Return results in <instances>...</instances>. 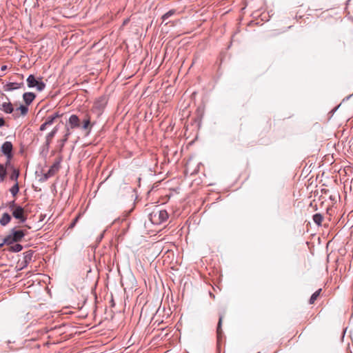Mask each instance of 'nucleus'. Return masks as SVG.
<instances>
[{
    "label": "nucleus",
    "instance_id": "nucleus-1",
    "mask_svg": "<svg viewBox=\"0 0 353 353\" xmlns=\"http://www.w3.org/2000/svg\"><path fill=\"white\" fill-rule=\"evenodd\" d=\"M168 218V212L164 210L155 208L150 214V221L155 225H159L165 221Z\"/></svg>",
    "mask_w": 353,
    "mask_h": 353
},
{
    "label": "nucleus",
    "instance_id": "nucleus-2",
    "mask_svg": "<svg viewBox=\"0 0 353 353\" xmlns=\"http://www.w3.org/2000/svg\"><path fill=\"white\" fill-rule=\"evenodd\" d=\"M25 236V232L23 230H12V234L8 235L4 238V243L8 245L12 244L14 242L20 241Z\"/></svg>",
    "mask_w": 353,
    "mask_h": 353
},
{
    "label": "nucleus",
    "instance_id": "nucleus-3",
    "mask_svg": "<svg viewBox=\"0 0 353 353\" xmlns=\"http://www.w3.org/2000/svg\"><path fill=\"white\" fill-rule=\"evenodd\" d=\"M106 103L107 101L105 97H99L94 101L92 110L94 112H95L98 116H99L102 113V111L105 107Z\"/></svg>",
    "mask_w": 353,
    "mask_h": 353
},
{
    "label": "nucleus",
    "instance_id": "nucleus-4",
    "mask_svg": "<svg viewBox=\"0 0 353 353\" xmlns=\"http://www.w3.org/2000/svg\"><path fill=\"white\" fill-rule=\"evenodd\" d=\"M27 83L29 88L36 87L37 90L39 92L42 91L46 87L43 82L37 80L32 74L28 77Z\"/></svg>",
    "mask_w": 353,
    "mask_h": 353
},
{
    "label": "nucleus",
    "instance_id": "nucleus-5",
    "mask_svg": "<svg viewBox=\"0 0 353 353\" xmlns=\"http://www.w3.org/2000/svg\"><path fill=\"white\" fill-rule=\"evenodd\" d=\"M12 216L19 220L21 223H23L26 220V216L24 213V209L21 206H17L12 212Z\"/></svg>",
    "mask_w": 353,
    "mask_h": 353
},
{
    "label": "nucleus",
    "instance_id": "nucleus-6",
    "mask_svg": "<svg viewBox=\"0 0 353 353\" xmlns=\"http://www.w3.org/2000/svg\"><path fill=\"white\" fill-rule=\"evenodd\" d=\"M2 152L7 157L8 159L12 157V144L10 141H6L1 146Z\"/></svg>",
    "mask_w": 353,
    "mask_h": 353
},
{
    "label": "nucleus",
    "instance_id": "nucleus-7",
    "mask_svg": "<svg viewBox=\"0 0 353 353\" xmlns=\"http://www.w3.org/2000/svg\"><path fill=\"white\" fill-rule=\"evenodd\" d=\"M68 123L71 128H78L80 125L79 119L75 114H72L70 117Z\"/></svg>",
    "mask_w": 353,
    "mask_h": 353
},
{
    "label": "nucleus",
    "instance_id": "nucleus-8",
    "mask_svg": "<svg viewBox=\"0 0 353 353\" xmlns=\"http://www.w3.org/2000/svg\"><path fill=\"white\" fill-rule=\"evenodd\" d=\"M23 100L26 105H30L35 98V94L32 92H26L23 95Z\"/></svg>",
    "mask_w": 353,
    "mask_h": 353
},
{
    "label": "nucleus",
    "instance_id": "nucleus-9",
    "mask_svg": "<svg viewBox=\"0 0 353 353\" xmlns=\"http://www.w3.org/2000/svg\"><path fill=\"white\" fill-rule=\"evenodd\" d=\"M28 111V108L27 106L21 105L19 108H17L15 110V112L14 113V116L15 117H18L19 115L18 114V112H20V114L22 116H25Z\"/></svg>",
    "mask_w": 353,
    "mask_h": 353
},
{
    "label": "nucleus",
    "instance_id": "nucleus-10",
    "mask_svg": "<svg viewBox=\"0 0 353 353\" xmlns=\"http://www.w3.org/2000/svg\"><path fill=\"white\" fill-rule=\"evenodd\" d=\"M1 110L5 112L6 113H12L14 111V108L12 107V104L10 102L3 103L1 105Z\"/></svg>",
    "mask_w": 353,
    "mask_h": 353
},
{
    "label": "nucleus",
    "instance_id": "nucleus-11",
    "mask_svg": "<svg viewBox=\"0 0 353 353\" xmlns=\"http://www.w3.org/2000/svg\"><path fill=\"white\" fill-rule=\"evenodd\" d=\"M10 215L8 213H4L0 219V224L3 226H5L10 221Z\"/></svg>",
    "mask_w": 353,
    "mask_h": 353
},
{
    "label": "nucleus",
    "instance_id": "nucleus-12",
    "mask_svg": "<svg viewBox=\"0 0 353 353\" xmlns=\"http://www.w3.org/2000/svg\"><path fill=\"white\" fill-rule=\"evenodd\" d=\"M57 130H58L57 128L55 127L50 133H48L47 134V136H46V145H48L50 143L52 138L57 134Z\"/></svg>",
    "mask_w": 353,
    "mask_h": 353
},
{
    "label": "nucleus",
    "instance_id": "nucleus-13",
    "mask_svg": "<svg viewBox=\"0 0 353 353\" xmlns=\"http://www.w3.org/2000/svg\"><path fill=\"white\" fill-rule=\"evenodd\" d=\"M82 128L84 130H88L90 128V117L88 114L85 115L83 121Z\"/></svg>",
    "mask_w": 353,
    "mask_h": 353
},
{
    "label": "nucleus",
    "instance_id": "nucleus-14",
    "mask_svg": "<svg viewBox=\"0 0 353 353\" xmlns=\"http://www.w3.org/2000/svg\"><path fill=\"white\" fill-rule=\"evenodd\" d=\"M7 175L6 168L1 163H0V182L3 181Z\"/></svg>",
    "mask_w": 353,
    "mask_h": 353
},
{
    "label": "nucleus",
    "instance_id": "nucleus-15",
    "mask_svg": "<svg viewBox=\"0 0 353 353\" xmlns=\"http://www.w3.org/2000/svg\"><path fill=\"white\" fill-rule=\"evenodd\" d=\"M323 220V217L321 214L317 213V214H314L313 221L318 225H321Z\"/></svg>",
    "mask_w": 353,
    "mask_h": 353
},
{
    "label": "nucleus",
    "instance_id": "nucleus-16",
    "mask_svg": "<svg viewBox=\"0 0 353 353\" xmlns=\"http://www.w3.org/2000/svg\"><path fill=\"white\" fill-rule=\"evenodd\" d=\"M321 292V289H319V290H318L317 291H316V292H314V293L311 296V297H310V301H309V302H310V304H313V303L315 302V301H316V300L317 299V298L319 296Z\"/></svg>",
    "mask_w": 353,
    "mask_h": 353
},
{
    "label": "nucleus",
    "instance_id": "nucleus-17",
    "mask_svg": "<svg viewBox=\"0 0 353 353\" xmlns=\"http://www.w3.org/2000/svg\"><path fill=\"white\" fill-rule=\"evenodd\" d=\"M59 117V114H55L54 115H52V116H50L48 117L47 119H46V121H45V123L49 126V125H51L54 119L56 118Z\"/></svg>",
    "mask_w": 353,
    "mask_h": 353
},
{
    "label": "nucleus",
    "instance_id": "nucleus-18",
    "mask_svg": "<svg viewBox=\"0 0 353 353\" xmlns=\"http://www.w3.org/2000/svg\"><path fill=\"white\" fill-rule=\"evenodd\" d=\"M19 188L18 182H16L15 184L10 190L11 194L14 196H15L17 194V193L19 192Z\"/></svg>",
    "mask_w": 353,
    "mask_h": 353
},
{
    "label": "nucleus",
    "instance_id": "nucleus-19",
    "mask_svg": "<svg viewBox=\"0 0 353 353\" xmlns=\"http://www.w3.org/2000/svg\"><path fill=\"white\" fill-rule=\"evenodd\" d=\"M22 248H23V247L21 245L17 243V244L11 246L10 250L12 252H20L22 250Z\"/></svg>",
    "mask_w": 353,
    "mask_h": 353
},
{
    "label": "nucleus",
    "instance_id": "nucleus-20",
    "mask_svg": "<svg viewBox=\"0 0 353 353\" xmlns=\"http://www.w3.org/2000/svg\"><path fill=\"white\" fill-rule=\"evenodd\" d=\"M19 176V170L14 169L10 175V179L17 182V179H18Z\"/></svg>",
    "mask_w": 353,
    "mask_h": 353
},
{
    "label": "nucleus",
    "instance_id": "nucleus-21",
    "mask_svg": "<svg viewBox=\"0 0 353 353\" xmlns=\"http://www.w3.org/2000/svg\"><path fill=\"white\" fill-rule=\"evenodd\" d=\"M20 84L17 83H10L7 85L8 90H15L19 88Z\"/></svg>",
    "mask_w": 353,
    "mask_h": 353
},
{
    "label": "nucleus",
    "instance_id": "nucleus-22",
    "mask_svg": "<svg viewBox=\"0 0 353 353\" xmlns=\"http://www.w3.org/2000/svg\"><path fill=\"white\" fill-rule=\"evenodd\" d=\"M174 12H175L174 10H171L168 11V12H166L165 14H164L162 16L163 21H165V20H167L170 17L173 15L174 14Z\"/></svg>",
    "mask_w": 353,
    "mask_h": 353
},
{
    "label": "nucleus",
    "instance_id": "nucleus-23",
    "mask_svg": "<svg viewBox=\"0 0 353 353\" xmlns=\"http://www.w3.org/2000/svg\"><path fill=\"white\" fill-rule=\"evenodd\" d=\"M222 321H223V316H221L219 317V323H218V326H217V333L218 334H221V323H222Z\"/></svg>",
    "mask_w": 353,
    "mask_h": 353
},
{
    "label": "nucleus",
    "instance_id": "nucleus-24",
    "mask_svg": "<svg viewBox=\"0 0 353 353\" xmlns=\"http://www.w3.org/2000/svg\"><path fill=\"white\" fill-rule=\"evenodd\" d=\"M71 132L68 128H67V131L65 134L64 135V138L63 139V143H65L68 141L69 136L70 135Z\"/></svg>",
    "mask_w": 353,
    "mask_h": 353
},
{
    "label": "nucleus",
    "instance_id": "nucleus-25",
    "mask_svg": "<svg viewBox=\"0 0 353 353\" xmlns=\"http://www.w3.org/2000/svg\"><path fill=\"white\" fill-rule=\"evenodd\" d=\"M8 206L12 210V212L14 210V209L17 206L14 202V201H12L8 203Z\"/></svg>",
    "mask_w": 353,
    "mask_h": 353
},
{
    "label": "nucleus",
    "instance_id": "nucleus-26",
    "mask_svg": "<svg viewBox=\"0 0 353 353\" xmlns=\"http://www.w3.org/2000/svg\"><path fill=\"white\" fill-rule=\"evenodd\" d=\"M54 170H57V166H56V165L52 166V167L49 170V171H48V174H49L50 175L53 174V172H54Z\"/></svg>",
    "mask_w": 353,
    "mask_h": 353
},
{
    "label": "nucleus",
    "instance_id": "nucleus-27",
    "mask_svg": "<svg viewBox=\"0 0 353 353\" xmlns=\"http://www.w3.org/2000/svg\"><path fill=\"white\" fill-rule=\"evenodd\" d=\"M48 126L45 122L40 126V130L43 131L46 129V127Z\"/></svg>",
    "mask_w": 353,
    "mask_h": 353
},
{
    "label": "nucleus",
    "instance_id": "nucleus-28",
    "mask_svg": "<svg viewBox=\"0 0 353 353\" xmlns=\"http://www.w3.org/2000/svg\"><path fill=\"white\" fill-rule=\"evenodd\" d=\"M5 125V121L3 118L0 117V127H2Z\"/></svg>",
    "mask_w": 353,
    "mask_h": 353
},
{
    "label": "nucleus",
    "instance_id": "nucleus-29",
    "mask_svg": "<svg viewBox=\"0 0 353 353\" xmlns=\"http://www.w3.org/2000/svg\"><path fill=\"white\" fill-rule=\"evenodd\" d=\"M1 69L2 71H5L7 69V65H2Z\"/></svg>",
    "mask_w": 353,
    "mask_h": 353
},
{
    "label": "nucleus",
    "instance_id": "nucleus-30",
    "mask_svg": "<svg viewBox=\"0 0 353 353\" xmlns=\"http://www.w3.org/2000/svg\"><path fill=\"white\" fill-rule=\"evenodd\" d=\"M4 244H6V243H4V240L3 241V242L1 243H0V248L4 245Z\"/></svg>",
    "mask_w": 353,
    "mask_h": 353
},
{
    "label": "nucleus",
    "instance_id": "nucleus-31",
    "mask_svg": "<svg viewBox=\"0 0 353 353\" xmlns=\"http://www.w3.org/2000/svg\"><path fill=\"white\" fill-rule=\"evenodd\" d=\"M77 221V219H75L74 222V223H72V226L74 225V224L75 223V222H76Z\"/></svg>",
    "mask_w": 353,
    "mask_h": 353
}]
</instances>
